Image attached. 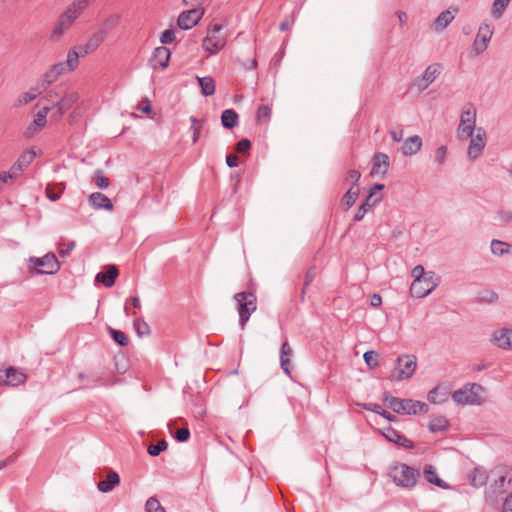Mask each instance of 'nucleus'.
Listing matches in <instances>:
<instances>
[{"label": "nucleus", "mask_w": 512, "mask_h": 512, "mask_svg": "<svg viewBox=\"0 0 512 512\" xmlns=\"http://www.w3.org/2000/svg\"><path fill=\"white\" fill-rule=\"evenodd\" d=\"M452 399L458 404H473V399L469 396L468 386L453 392Z\"/></svg>", "instance_id": "ea45409f"}, {"label": "nucleus", "mask_w": 512, "mask_h": 512, "mask_svg": "<svg viewBox=\"0 0 512 512\" xmlns=\"http://www.w3.org/2000/svg\"><path fill=\"white\" fill-rule=\"evenodd\" d=\"M446 155H447V147L446 146H440L437 150H436V154H435V161L441 165L444 163L445 159H446Z\"/></svg>", "instance_id": "69168bd1"}, {"label": "nucleus", "mask_w": 512, "mask_h": 512, "mask_svg": "<svg viewBox=\"0 0 512 512\" xmlns=\"http://www.w3.org/2000/svg\"><path fill=\"white\" fill-rule=\"evenodd\" d=\"M361 406L365 410L375 412L379 415H384V413H385V410L377 403H364V404H361Z\"/></svg>", "instance_id": "e2e57ef3"}, {"label": "nucleus", "mask_w": 512, "mask_h": 512, "mask_svg": "<svg viewBox=\"0 0 512 512\" xmlns=\"http://www.w3.org/2000/svg\"><path fill=\"white\" fill-rule=\"evenodd\" d=\"M175 40V31L173 29H167L161 33L160 42L163 45L171 44Z\"/></svg>", "instance_id": "052dcab7"}, {"label": "nucleus", "mask_w": 512, "mask_h": 512, "mask_svg": "<svg viewBox=\"0 0 512 512\" xmlns=\"http://www.w3.org/2000/svg\"><path fill=\"white\" fill-rule=\"evenodd\" d=\"M494 29L488 23H482L478 29L476 38L472 45V50L476 55L483 53L492 38Z\"/></svg>", "instance_id": "9b49d317"}, {"label": "nucleus", "mask_w": 512, "mask_h": 512, "mask_svg": "<svg viewBox=\"0 0 512 512\" xmlns=\"http://www.w3.org/2000/svg\"><path fill=\"white\" fill-rule=\"evenodd\" d=\"M384 401L391 410L398 414H425L429 410V407L426 403L417 400L401 399L385 395Z\"/></svg>", "instance_id": "f03ea898"}, {"label": "nucleus", "mask_w": 512, "mask_h": 512, "mask_svg": "<svg viewBox=\"0 0 512 512\" xmlns=\"http://www.w3.org/2000/svg\"><path fill=\"white\" fill-rule=\"evenodd\" d=\"M424 474L428 482L441 486L442 480L438 477L436 469L432 465H426Z\"/></svg>", "instance_id": "a18cd8bd"}, {"label": "nucleus", "mask_w": 512, "mask_h": 512, "mask_svg": "<svg viewBox=\"0 0 512 512\" xmlns=\"http://www.w3.org/2000/svg\"><path fill=\"white\" fill-rule=\"evenodd\" d=\"M167 447V442L165 440H160L157 444L149 445L147 451L151 456H158L161 452L165 451Z\"/></svg>", "instance_id": "8fccbe9b"}, {"label": "nucleus", "mask_w": 512, "mask_h": 512, "mask_svg": "<svg viewBox=\"0 0 512 512\" xmlns=\"http://www.w3.org/2000/svg\"><path fill=\"white\" fill-rule=\"evenodd\" d=\"M81 51L79 45L74 46L68 51L66 61L61 62L67 72L74 71L79 65V58L86 56Z\"/></svg>", "instance_id": "b1692460"}, {"label": "nucleus", "mask_w": 512, "mask_h": 512, "mask_svg": "<svg viewBox=\"0 0 512 512\" xmlns=\"http://www.w3.org/2000/svg\"><path fill=\"white\" fill-rule=\"evenodd\" d=\"M497 217L502 224H507L512 220V212L508 210H500Z\"/></svg>", "instance_id": "338daca9"}, {"label": "nucleus", "mask_w": 512, "mask_h": 512, "mask_svg": "<svg viewBox=\"0 0 512 512\" xmlns=\"http://www.w3.org/2000/svg\"><path fill=\"white\" fill-rule=\"evenodd\" d=\"M271 117V107L269 105H260L257 109L256 119L259 123H266Z\"/></svg>", "instance_id": "49530a36"}, {"label": "nucleus", "mask_w": 512, "mask_h": 512, "mask_svg": "<svg viewBox=\"0 0 512 512\" xmlns=\"http://www.w3.org/2000/svg\"><path fill=\"white\" fill-rule=\"evenodd\" d=\"M120 19H121V16L119 14H117V13L110 14L103 20L99 30L103 31L104 35L107 36V33L110 30L116 28L119 25Z\"/></svg>", "instance_id": "e433bc0d"}, {"label": "nucleus", "mask_w": 512, "mask_h": 512, "mask_svg": "<svg viewBox=\"0 0 512 512\" xmlns=\"http://www.w3.org/2000/svg\"><path fill=\"white\" fill-rule=\"evenodd\" d=\"M203 14V10L196 8L183 11L178 17L177 24L181 29L189 30L197 25Z\"/></svg>", "instance_id": "ddd939ff"}, {"label": "nucleus", "mask_w": 512, "mask_h": 512, "mask_svg": "<svg viewBox=\"0 0 512 512\" xmlns=\"http://www.w3.org/2000/svg\"><path fill=\"white\" fill-rule=\"evenodd\" d=\"M476 123V108L472 103H467L462 107L460 115V123L458 126V134L460 138L467 139L472 135L477 128Z\"/></svg>", "instance_id": "423d86ee"}, {"label": "nucleus", "mask_w": 512, "mask_h": 512, "mask_svg": "<svg viewBox=\"0 0 512 512\" xmlns=\"http://www.w3.org/2000/svg\"><path fill=\"white\" fill-rule=\"evenodd\" d=\"M120 482V477L118 473L115 471H110L107 474V478L105 480H101L98 482L97 487L103 493H108L114 489Z\"/></svg>", "instance_id": "c85d7f7f"}, {"label": "nucleus", "mask_w": 512, "mask_h": 512, "mask_svg": "<svg viewBox=\"0 0 512 512\" xmlns=\"http://www.w3.org/2000/svg\"><path fill=\"white\" fill-rule=\"evenodd\" d=\"M468 386L469 396L473 399V404H476L479 402L480 393L483 391V388L481 385L473 383Z\"/></svg>", "instance_id": "4d7b16f0"}, {"label": "nucleus", "mask_w": 512, "mask_h": 512, "mask_svg": "<svg viewBox=\"0 0 512 512\" xmlns=\"http://www.w3.org/2000/svg\"><path fill=\"white\" fill-rule=\"evenodd\" d=\"M449 427V422L444 416L432 417L429 421L428 428L431 432H443Z\"/></svg>", "instance_id": "72a5a7b5"}, {"label": "nucleus", "mask_w": 512, "mask_h": 512, "mask_svg": "<svg viewBox=\"0 0 512 512\" xmlns=\"http://www.w3.org/2000/svg\"><path fill=\"white\" fill-rule=\"evenodd\" d=\"M491 251L494 255L502 256L510 251V245L500 240H492Z\"/></svg>", "instance_id": "37998d69"}, {"label": "nucleus", "mask_w": 512, "mask_h": 512, "mask_svg": "<svg viewBox=\"0 0 512 512\" xmlns=\"http://www.w3.org/2000/svg\"><path fill=\"white\" fill-rule=\"evenodd\" d=\"M174 438L179 442H185L190 438V431L187 427H182L178 429L175 434Z\"/></svg>", "instance_id": "680f3d73"}, {"label": "nucleus", "mask_w": 512, "mask_h": 512, "mask_svg": "<svg viewBox=\"0 0 512 512\" xmlns=\"http://www.w3.org/2000/svg\"><path fill=\"white\" fill-rule=\"evenodd\" d=\"M421 147H422L421 137L418 135H414V136L408 137L404 141V143L401 147V152L404 156H412V155L416 154L417 152H419L421 150Z\"/></svg>", "instance_id": "a878e982"}, {"label": "nucleus", "mask_w": 512, "mask_h": 512, "mask_svg": "<svg viewBox=\"0 0 512 512\" xmlns=\"http://www.w3.org/2000/svg\"><path fill=\"white\" fill-rule=\"evenodd\" d=\"M109 333L113 340L119 345L126 346L128 344V338L124 332L113 328H109Z\"/></svg>", "instance_id": "3c124183"}, {"label": "nucleus", "mask_w": 512, "mask_h": 512, "mask_svg": "<svg viewBox=\"0 0 512 512\" xmlns=\"http://www.w3.org/2000/svg\"><path fill=\"white\" fill-rule=\"evenodd\" d=\"M449 395L450 390L447 386L438 385L428 393L427 399L432 404H441L448 400Z\"/></svg>", "instance_id": "393cba45"}, {"label": "nucleus", "mask_w": 512, "mask_h": 512, "mask_svg": "<svg viewBox=\"0 0 512 512\" xmlns=\"http://www.w3.org/2000/svg\"><path fill=\"white\" fill-rule=\"evenodd\" d=\"M134 327L140 336L148 335L150 333L148 324L142 318H136L134 320Z\"/></svg>", "instance_id": "6e6d98bb"}, {"label": "nucleus", "mask_w": 512, "mask_h": 512, "mask_svg": "<svg viewBox=\"0 0 512 512\" xmlns=\"http://www.w3.org/2000/svg\"><path fill=\"white\" fill-rule=\"evenodd\" d=\"M359 191L360 189L358 185H351L348 191L344 194L342 198V204L346 207V209H349L354 205L359 196Z\"/></svg>", "instance_id": "4c0bfd02"}, {"label": "nucleus", "mask_w": 512, "mask_h": 512, "mask_svg": "<svg viewBox=\"0 0 512 512\" xmlns=\"http://www.w3.org/2000/svg\"><path fill=\"white\" fill-rule=\"evenodd\" d=\"M93 181L100 189H105L109 186V179L105 177L101 171H97L93 176Z\"/></svg>", "instance_id": "13d9d810"}, {"label": "nucleus", "mask_w": 512, "mask_h": 512, "mask_svg": "<svg viewBox=\"0 0 512 512\" xmlns=\"http://www.w3.org/2000/svg\"><path fill=\"white\" fill-rule=\"evenodd\" d=\"M18 178H19L18 175L12 170L11 167H10L9 171L0 172V184L2 186L17 180Z\"/></svg>", "instance_id": "5fc2aeb1"}, {"label": "nucleus", "mask_w": 512, "mask_h": 512, "mask_svg": "<svg viewBox=\"0 0 512 512\" xmlns=\"http://www.w3.org/2000/svg\"><path fill=\"white\" fill-rule=\"evenodd\" d=\"M68 73L62 63L54 64L44 75L43 81L50 85L55 82L61 75Z\"/></svg>", "instance_id": "7c9ffc66"}, {"label": "nucleus", "mask_w": 512, "mask_h": 512, "mask_svg": "<svg viewBox=\"0 0 512 512\" xmlns=\"http://www.w3.org/2000/svg\"><path fill=\"white\" fill-rule=\"evenodd\" d=\"M91 2L93 0H74L65 10L78 19Z\"/></svg>", "instance_id": "f704fd0d"}, {"label": "nucleus", "mask_w": 512, "mask_h": 512, "mask_svg": "<svg viewBox=\"0 0 512 512\" xmlns=\"http://www.w3.org/2000/svg\"><path fill=\"white\" fill-rule=\"evenodd\" d=\"M416 367L417 359L414 355L406 354L399 356L397 358L391 378L398 381L409 379L415 373Z\"/></svg>", "instance_id": "39448f33"}, {"label": "nucleus", "mask_w": 512, "mask_h": 512, "mask_svg": "<svg viewBox=\"0 0 512 512\" xmlns=\"http://www.w3.org/2000/svg\"><path fill=\"white\" fill-rule=\"evenodd\" d=\"M25 380L26 375L16 368L9 367L5 371H0V384L17 386Z\"/></svg>", "instance_id": "4468645a"}, {"label": "nucleus", "mask_w": 512, "mask_h": 512, "mask_svg": "<svg viewBox=\"0 0 512 512\" xmlns=\"http://www.w3.org/2000/svg\"><path fill=\"white\" fill-rule=\"evenodd\" d=\"M30 262L36 267L37 274H54L60 269L57 257L53 253H48L41 258L31 257Z\"/></svg>", "instance_id": "6e6552de"}, {"label": "nucleus", "mask_w": 512, "mask_h": 512, "mask_svg": "<svg viewBox=\"0 0 512 512\" xmlns=\"http://www.w3.org/2000/svg\"><path fill=\"white\" fill-rule=\"evenodd\" d=\"M65 189V186L60 183V184H57V185H47L46 187V196L47 198H49L51 201H56L60 198L61 194L63 193Z\"/></svg>", "instance_id": "79ce46f5"}, {"label": "nucleus", "mask_w": 512, "mask_h": 512, "mask_svg": "<svg viewBox=\"0 0 512 512\" xmlns=\"http://www.w3.org/2000/svg\"><path fill=\"white\" fill-rule=\"evenodd\" d=\"M438 277L434 272H428L426 279H414L410 286L412 297L424 298L429 295L438 286Z\"/></svg>", "instance_id": "0eeeda50"}, {"label": "nucleus", "mask_w": 512, "mask_h": 512, "mask_svg": "<svg viewBox=\"0 0 512 512\" xmlns=\"http://www.w3.org/2000/svg\"><path fill=\"white\" fill-rule=\"evenodd\" d=\"M145 510L146 512H166L160 502L154 497H150L147 500Z\"/></svg>", "instance_id": "864d4df0"}, {"label": "nucleus", "mask_w": 512, "mask_h": 512, "mask_svg": "<svg viewBox=\"0 0 512 512\" xmlns=\"http://www.w3.org/2000/svg\"><path fill=\"white\" fill-rule=\"evenodd\" d=\"M389 476L397 486L412 488L420 476L419 470L404 463H397L389 469Z\"/></svg>", "instance_id": "7ed1b4c3"}, {"label": "nucleus", "mask_w": 512, "mask_h": 512, "mask_svg": "<svg viewBox=\"0 0 512 512\" xmlns=\"http://www.w3.org/2000/svg\"><path fill=\"white\" fill-rule=\"evenodd\" d=\"M454 19V15L449 10L441 12L433 23L435 31L444 30Z\"/></svg>", "instance_id": "473e14b6"}, {"label": "nucleus", "mask_w": 512, "mask_h": 512, "mask_svg": "<svg viewBox=\"0 0 512 512\" xmlns=\"http://www.w3.org/2000/svg\"><path fill=\"white\" fill-rule=\"evenodd\" d=\"M105 39L104 32L98 30L89 37L85 44L79 45V49L82 50L81 53L83 54H91L99 48Z\"/></svg>", "instance_id": "6ab92c4d"}, {"label": "nucleus", "mask_w": 512, "mask_h": 512, "mask_svg": "<svg viewBox=\"0 0 512 512\" xmlns=\"http://www.w3.org/2000/svg\"><path fill=\"white\" fill-rule=\"evenodd\" d=\"M89 203L95 208V209H104L107 211L113 210V204L111 200L105 196L104 194L100 192L92 193L89 196Z\"/></svg>", "instance_id": "cd10ccee"}, {"label": "nucleus", "mask_w": 512, "mask_h": 512, "mask_svg": "<svg viewBox=\"0 0 512 512\" xmlns=\"http://www.w3.org/2000/svg\"><path fill=\"white\" fill-rule=\"evenodd\" d=\"M76 20L77 18L75 16L67 10H64L52 29L50 39L52 41L60 40L71 29Z\"/></svg>", "instance_id": "9d476101"}, {"label": "nucleus", "mask_w": 512, "mask_h": 512, "mask_svg": "<svg viewBox=\"0 0 512 512\" xmlns=\"http://www.w3.org/2000/svg\"><path fill=\"white\" fill-rule=\"evenodd\" d=\"M250 147H251V142H250V140H248V139H242V140H240V141L236 144L235 149H236V151H237L238 153H244V152L248 151V150L250 149Z\"/></svg>", "instance_id": "774afa93"}, {"label": "nucleus", "mask_w": 512, "mask_h": 512, "mask_svg": "<svg viewBox=\"0 0 512 512\" xmlns=\"http://www.w3.org/2000/svg\"><path fill=\"white\" fill-rule=\"evenodd\" d=\"M468 138H470V144L467 155L469 159L475 160L480 157L485 148L486 131L482 127H478Z\"/></svg>", "instance_id": "1a4fd4ad"}, {"label": "nucleus", "mask_w": 512, "mask_h": 512, "mask_svg": "<svg viewBox=\"0 0 512 512\" xmlns=\"http://www.w3.org/2000/svg\"><path fill=\"white\" fill-rule=\"evenodd\" d=\"M171 52L165 46H159L154 49L150 63L154 69L160 68L165 69L168 67Z\"/></svg>", "instance_id": "2eb2a0df"}, {"label": "nucleus", "mask_w": 512, "mask_h": 512, "mask_svg": "<svg viewBox=\"0 0 512 512\" xmlns=\"http://www.w3.org/2000/svg\"><path fill=\"white\" fill-rule=\"evenodd\" d=\"M226 45V37L222 35L208 34L203 39L202 47L210 54H217Z\"/></svg>", "instance_id": "dca6fc26"}, {"label": "nucleus", "mask_w": 512, "mask_h": 512, "mask_svg": "<svg viewBox=\"0 0 512 512\" xmlns=\"http://www.w3.org/2000/svg\"><path fill=\"white\" fill-rule=\"evenodd\" d=\"M372 171L374 175L386 174L389 168V156L385 153H376L372 159Z\"/></svg>", "instance_id": "bb28decb"}, {"label": "nucleus", "mask_w": 512, "mask_h": 512, "mask_svg": "<svg viewBox=\"0 0 512 512\" xmlns=\"http://www.w3.org/2000/svg\"><path fill=\"white\" fill-rule=\"evenodd\" d=\"M40 94V91L38 89H31L28 92H25L22 94V96L19 98V105L27 104L34 100L38 95Z\"/></svg>", "instance_id": "bf43d9fd"}, {"label": "nucleus", "mask_w": 512, "mask_h": 512, "mask_svg": "<svg viewBox=\"0 0 512 512\" xmlns=\"http://www.w3.org/2000/svg\"><path fill=\"white\" fill-rule=\"evenodd\" d=\"M36 157L34 149H27L21 153L16 162L11 166L12 170L20 177L23 171L33 162Z\"/></svg>", "instance_id": "f3484780"}, {"label": "nucleus", "mask_w": 512, "mask_h": 512, "mask_svg": "<svg viewBox=\"0 0 512 512\" xmlns=\"http://www.w3.org/2000/svg\"><path fill=\"white\" fill-rule=\"evenodd\" d=\"M201 93L205 96H211L215 93V81L212 77L206 76L198 78Z\"/></svg>", "instance_id": "58836bf2"}, {"label": "nucleus", "mask_w": 512, "mask_h": 512, "mask_svg": "<svg viewBox=\"0 0 512 512\" xmlns=\"http://www.w3.org/2000/svg\"><path fill=\"white\" fill-rule=\"evenodd\" d=\"M191 131H192V141L193 143H196L201 136V131L204 127V120H199L196 117H191Z\"/></svg>", "instance_id": "a19ab883"}, {"label": "nucleus", "mask_w": 512, "mask_h": 512, "mask_svg": "<svg viewBox=\"0 0 512 512\" xmlns=\"http://www.w3.org/2000/svg\"><path fill=\"white\" fill-rule=\"evenodd\" d=\"M412 276L414 279H426L428 277V272L426 273L424 267L421 265H417L412 269Z\"/></svg>", "instance_id": "0e129e2a"}, {"label": "nucleus", "mask_w": 512, "mask_h": 512, "mask_svg": "<svg viewBox=\"0 0 512 512\" xmlns=\"http://www.w3.org/2000/svg\"><path fill=\"white\" fill-rule=\"evenodd\" d=\"M494 476L495 490L502 492L505 490L506 482L510 483L512 480V470L506 467L496 468L492 471Z\"/></svg>", "instance_id": "a211bd4d"}, {"label": "nucleus", "mask_w": 512, "mask_h": 512, "mask_svg": "<svg viewBox=\"0 0 512 512\" xmlns=\"http://www.w3.org/2000/svg\"><path fill=\"white\" fill-rule=\"evenodd\" d=\"M383 189V184H375L371 188L369 195L366 197L365 201L360 205L354 216L355 221H361L364 218L367 211L381 201L382 197L378 193Z\"/></svg>", "instance_id": "f8f14e48"}, {"label": "nucleus", "mask_w": 512, "mask_h": 512, "mask_svg": "<svg viewBox=\"0 0 512 512\" xmlns=\"http://www.w3.org/2000/svg\"><path fill=\"white\" fill-rule=\"evenodd\" d=\"M510 1L511 0H494L491 10L492 15L497 19L501 18Z\"/></svg>", "instance_id": "c03bdc74"}, {"label": "nucleus", "mask_w": 512, "mask_h": 512, "mask_svg": "<svg viewBox=\"0 0 512 512\" xmlns=\"http://www.w3.org/2000/svg\"><path fill=\"white\" fill-rule=\"evenodd\" d=\"M494 344L501 349H512V329H499L493 333Z\"/></svg>", "instance_id": "aec40b11"}, {"label": "nucleus", "mask_w": 512, "mask_h": 512, "mask_svg": "<svg viewBox=\"0 0 512 512\" xmlns=\"http://www.w3.org/2000/svg\"><path fill=\"white\" fill-rule=\"evenodd\" d=\"M75 248V242L74 241H66L62 239L58 244V253L62 257L68 256L71 251Z\"/></svg>", "instance_id": "09e8293b"}, {"label": "nucleus", "mask_w": 512, "mask_h": 512, "mask_svg": "<svg viewBox=\"0 0 512 512\" xmlns=\"http://www.w3.org/2000/svg\"><path fill=\"white\" fill-rule=\"evenodd\" d=\"M488 480V474L483 468H474L469 474V481L474 487H480L486 484Z\"/></svg>", "instance_id": "2f4dec72"}, {"label": "nucleus", "mask_w": 512, "mask_h": 512, "mask_svg": "<svg viewBox=\"0 0 512 512\" xmlns=\"http://www.w3.org/2000/svg\"><path fill=\"white\" fill-rule=\"evenodd\" d=\"M119 274L118 268L114 265L106 267L105 271L97 273L95 277L96 282L102 283L105 287H112Z\"/></svg>", "instance_id": "4be33fe9"}, {"label": "nucleus", "mask_w": 512, "mask_h": 512, "mask_svg": "<svg viewBox=\"0 0 512 512\" xmlns=\"http://www.w3.org/2000/svg\"><path fill=\"white\" fill-rule=\"evenodd\" d=\"M79 93L76 91H69L64 85L57 86L46 95V100L50 103L52 108V117L56 119L61 118L67 111H69L79 100Z\"/></svg>", "instance_id": "f257e3e1"}, {"label": "nucleus", "mask_w": 512, "mask_h": 512, "mask_svg": "<svg viewBox=\"0 0 512 512\" xmlns=\"http://www.w3.org/2000/svg\"><path fill=\"white\" fill-rule=\"evenodd\" d=\"M292 353H293V351H292L291 346L289 345V343L287 341H285L281 346L280 362H281V368L288 375L290 374V370H291L290 358L292 356Z\"/></svg>", "instance_id": "c756f323"}, {"label": "nucleus", "mask_w": 512, "mask_h": 512, "mask_svg": "<svg viewBox=\"0 0 512 512\" xmlns=\"http://www.w3.org/2000/svg\"><path fill=\"white\" fill-rule=\"evenodd\" d=\"M234 298L238 303L239 323L244 328L251 314L257 308L256 296L252 292H239Z\"/></svg>", "instance_id": "20e7f679"}, {"label": "nucleus", "mask_w": 512, "mask_h": 512, "mask_svg": "<svg viewBox=\"0 0 512 512\" xmlns=\"http://www.w3.org/2000/svg\"><path fill=\"white\" fill-rule=\"evenodd\" d=\"M49 111H52V108L50 107V105L43 106L42 109L39 110V112L35 115L33 122L38 127L43 128L46 124V117H47V114Z\"/></svg>", "instance_id": "de8ad7c7"}, {"label": "nucleus", "mask_w": 512, "mask_h": 512, "mask_svg": "<svg viewBox=\"0 0 512 512\" xmlns=\"http://www.w3.org/2000/svg\"><path fill=\"white\" fill-rule=\"evenodd\" d=\"M378 356V353L375 351H367L364 353L363 358L367 366L371 369H374L379 365Z\"/></svg>", "instance_id": "603ef678"}, {"label": "nucleus", "mask_w": 512, "mask_h": 512, "mask_svg": "<svg viewBox=\"0 0 512 512\" xmlns=\"http://www.w3.org/2000/svg\"><path fill=\"white\" fill-rule=\"evenodd\" d=\"M382 434L388 441L398 444L399 446H402L404 448L413 447V442L410 439H408L407 437H405L392 427L384 429Z\"/></svg>", "instance_id": "412c9836"}, {"label": "nucleus", "mask_w": 512, "mask_h": 512, "mask_svg": "<svg viewBox=\"0 0 512 512\" xmlns=\"http://www.w3.org/2000/svg\"><path fill=\"white\" fill-rule=\"evenodd\" d=\"M221 123L227 129H232L238 124V114L233 109H226L222 112Z\"/></svg>", "instance_id": "c9c22d12"}, {"label": "nucleus", "mask_w": 512, "mask_h": 512, "mask_svg": "<svg viewBox=\"0 0 512 512\" xmlns=\"http://www.w3.org/2000/svg\"><path fill=\"white\" fill-rule=\"evenodd\" d=\"M440 65L432 64L429 65L423 73L422 78L418 81V87L420 90H425L440 74Z\"/></svg>", "instance_id": "5701e85b"}]
</instances>
